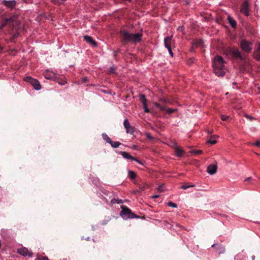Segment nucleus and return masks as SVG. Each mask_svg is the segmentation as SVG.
Segmentation results:
<instances>
[{"mask_svg": "<svg viewBox=\"0 0 260 260\" xmlns=\"http://www.w3.org/2000/svg\"><path fill=\"white\" fill-rule=\"evenodd\" d=\"M120 35L121 38V42L125 44L127 43L136 44L142 41L143 34L141 32L136 34L131 33L126 30L120 31Z\"/></svg>", "mask_w": 260, "mask_h": 260, "instance_id": "1", "label": "nucleus"}, {"mask_svg": "<svg viewBox=\"0 0 260 260\" xmlns=\"http://www.w3.org/2000/svg\"><path fill=\"white\" fill-rule=\"evenodd\" d=\"M225 63L221 56H216L214 57L213 61V71L217 76L223 77L225 75L227 71Z\"/></svg>", "mask_w": 260, "mask_h": 260, "instance_id": "2", "label": "nucleus"}, {"mask_svg": "<svg viewBox=\"0 0 260 260\" xmlns=\"http://www.w3.org/2000/svg\"><path fill=\"white\" fill-rule=\"evenodd\" d=\"M120 215L124 219L134 218L137 217L135 214L132 213L129 209L124 207H122V210L120 213Z\"/></svg>", "mask_w": 260, "mask_h": 260, "instance_id": "3", "label": "nucleus"}, {"mask_svg": "<svg viewBox=\"0 0 260 260\" xmlns=\"http://www.w3.org/2000/svg\"><path fill=\"white\" fill-rule=\"evenodd\" d=\"M240 46L242 50L246 53L250 52L252 49V43L246 40H242L240 43Z\"/></svg>", "mask_w": 260, "mask_h": 260, "instance_id": "4", "label": "nucleus"}, {"mask_svg": "<svg viewBox=\"0 0 260 260\" xmlns=\"http://www.w3.org/2000/svg\"><path fill=\"white\" fill-rule=\"evenodd\" d=\"M25 81L31 84L35 90H39L41 89V84L39 81L37 79H34L30 77H26Z\"/></svg>", "mask_w": 260, "mask_h": 260, "instance_id": "5", "label": "nucleus"}, {"mask_svg": "<svg viewBox=\"0 0 260 260\" xmlns=\"http://www.w3.org/2000/svg\"><path fill=\"white\" fill-rule=\"evenodd\" d=\"M154 105L156 107L158 108L160 111H166L168 114H171L174 111L177 110V109H171L167 108L160 104L155 103Z\"/></svg>", "mask_w": 260, "mask_h": 260, "instance_id": "6", "label": "nucleus"}, {"mask_svg": "<svg viewBox=\"0 0 260 260\" xmlns=\"http://www.w3.org/2000/svg\"><path fill=\"white\" fill-rule=\"evenodd\" d=\"M46 79L55 80L57 79L56 74L53 72L49 70H46L44 73Z\"/></svg>", "mask_w": 260, "mask_h": 260, "instance_id": "7", "label": "nucleus"}, {"mask_svg": "<svg viewBox=\"0 0 260 260\" xmlns=\"http://www.w3.org/2000/svg\"><path fill=\"white\" fill-rule=\"evenodd\" d=\"M17 252L23 256H28L29 257L32 256V253L25 247L18 248Z\"/></svg>", "mask_w": 260, "mask_h": 260, "instance_id": "8", "label": "nucleus"}, {"mask_svg": "<svg viewBox=\"0 0 260 260\" xmlns=\"http://www.w3.org/2000/svg\"><path fill=\"white\" fill-rule=\"evenodd\" d=\"M241 12L246 16L249 15V4L247 1H244L241 5Z\"/></svg>", "mask_w": 260, "mask_h": 260, "instance_id": "9", "label": "nucleus"}, {"mask_svg": "<svg viewBox=\"0 0 260 260\" xmlns=\"http://www.w3.org/2000/svg\"><path fill=\"white\" fill-rule=\"evenodd\" d=\"M120 154L123 156V157H124L125 159H131V160H134V161L138 162L140 164H141V165L143 164L141 162V161H140L139 160H138L137 158L133 157V156L130 155L129 153H128L126 152H125V151L121 152Z\"/></svg>", "mask_w": 260, "mask_h": 260, "instance_id": "10", "label": "nucleus"}, {"mask_svg": "<svg viewBox=\"0 0 260 260\" xmlns=\"http://www.w3.org/2000/svg\"><path fill=\"white\" fill-rule=\"evenodd\" d=\"M124 128L127 133L133 134L134 132L133 127L131 126L127 119H125L123 122Z\"/></svg>", "mask_w": 260, "mask_h": 260, "instance_id": "11", "label": "nucleus"}, {"mask_svg": "<svg viewBox=\"0 0 260 260\" xmlns=\"http://www.w3.org/2000/svg\"><path fill=\"white\" fill-rule=\"evenodd\" d=\"M217 164H211L207 168V172L210 175H213L217 172Z\"/></svg>", "mask_w": 260, "mask_h": 260, "instance_id": "12", "label": "nucleus"}, {"mask_svg": "<svg viewBox=\"0 0 260 260\" xmlns=\"http://www.w3.org/2000/svg\"><path fill=\"white\" fill-rule=\"evenodd\" d=\"M83 39L87 43L94 47L97 45L96 42L90 36H84Z\"/></svg>", "mask_w": 260, "mask_h": 260, "instance_id": "13", "label": "nucleus"}, {"mask_svg": "<svg viewBox=\"0 0 260 260\" xmlns=\"http://www.w3.org/2000/svg\"><path fill=\"white\" fill-rule=\"evenodd\" d=\"M3 4L5 6L7 7L8 8L13 9L16 6V2L14 0L12 1H4Z\"/></svg>", "mask_w": 260, "mask_h": 260, "instance_id": "14", "label": "nucleus"}, {"mask_svg": "<svg viewBox=\"0 0 260 260\" xmlns=\"http://www.w3.org/2000/svg\"><path fill=\"white\" fill-rule=\"evenodd\" d=\"M231 53L234 57H235L237 58H239L241 60L244 59V57L241 55V53L240 52V51H239L238 49H233L231 51Z\"/></svg>", "mask_w": 260, "mask_h": 260, "instance_id": "15", "label": "nucleus"}, {"mask_svg": "<svg viewBox=\"0 0 260 260\" xmlns=\"http://www.w3.org/2000/svg\"><path fill=\"white\" fill-rule=\"evenodd\" d=\"M212 247H214L218 253H223L225 251L224 248L221 245L213 244Z\"/></svg>", "mask_w": 260, "mask_h": 260, "instance_id": "16", "label": "nucleus"}, {"mask_svg": "<svg viewBox=\"0 0 260 260\" xmlns=\"http://www.w3.org/2000/svg\"><path fill=\"white\" fill-rule=\"evenodd\" d=\"M174 150L176 155L178 157H182L183 156L184 151L176 145L174 146Z\"/></svg>", "mask_w": 260, "mask_h": 260, "instance_id": "17", "label": "nucleus"}, {"mask_svg": "<svg viewBox=\"0 0 260 260\" xmlns=\"http://www.w3.org/2000/svg\"><path fill=\"white\" fill-rule=\"evenodd\" d=\"M172 37H167L164 39L165 46L167 49H170L171 47Z\"/></svg>", "mask_w": 260, "mask_h": 260, "instance_id": "18", "label": "nucleus"}, {"mask_svg": "<svg viewBox=\"0 0 260 260\" xmlns=\"http://www.w3.org/2000/svg\"><path fill=\"white\" fill-rule=\"evenodd\" d=\"M218 137L217 135H213L211 137L210 139L208 140L207 143H210L212 145L215 144L217 142L216 139Z\"/></svg>", "mask_w": 260, "mask_h": 260, "instance_id": "19", "label": "nucleus"}, {"mask_svg": "<svg viewBox=\"0 0 260 260\" xmlns=\"http://www.w3.org/2000/svg\"><path fill=\"white\" fill-rule=\"evenodd\" d=\"M137 184L139 187V189L141 191L144 190L146 188H148V185L144 182H142L141 184L137 183Z\"/></svg>", "mask_w": 260, "mask_h": 260, "instance_id": "20", "label": "nucleus"}, {"mask_svg": "<svg viewBox=\"0 0 260 260\" xmlns=\"http://www.w3.org/2000/svg\"><path fill=\"white\" fill-rule=\"evenodd\" d=\"M228 20L229 23H230V24L231 25V26L232 27H234V28L236 27V26L237 25V22L235 20H234V19H233L232 18H231L230 17H228Z\"/></svg>", "mask_w": 260, "mask_h": 260, "instance_id": "21", "label": "nucleus"}, {"mask_svg": "<svg viewBox=\"0 0 260 260\" xmlns=\"http://www.w3.org/2000/svg\"><path fill=\"white\" fill-rule=\"evenodd\" d=\"M254 55L257 60H260V42L258 46L257 50L255 52Z\"/></svg>", "mask_w": 260, "mask_h": 260, "instance_id": "22", "label": "nucleus"}, {"mask_svg": "<svg viewBox=\"0 0 260 260\" xmlns=\"http://www.w3.org/2000/svg\"><path fill=\"white\" fill-rule=\"evenodd\" d=\"M139 100H140V102L142 103L143 105L147 104V100L146 99L145 95H144V94L140 95Z\"/></svg>", "mask_w": 260, "mask_h": 260, "instance_id": "23", "label": "nucleus"}, {"mask_svg": "<svg viewBox=\"0 0 260 260\" xmlns=\"http://www.w3.org/2000/svg\"><path fill=\"white\" fill-rule=\"evenodd\" d=\"M111 146L113 148H117L119 146V145L121 144V143L117 141H111V142L110 143Z\"/></svg>", "mask_w": 260, "mask_h": 260, "instance_id": "24", "label": "nucleus"}, {"mask_svg": "<svg viewBox=\"0 0 260 260\" xmlns=\"http://www.w3.org/2000/svg\"><path fill=\"white\" fill-rule=\"evenodd\" d=\"M102 137L104 140H105L107 143H109L111 142V139L108 137V136L106 134H102Z\"/></svg>", "mask_w": 260, "mask_h": 260, "instance_id": "25", "label": "nucleus"}, {"mask_svg": "<svg viewBox=\"0 0 260 260\" xmlns=\"http://www.w3.org/2000/svg\"><path fill=\"white\" fill-rule=\"evenodd\" d=\"M159 102L161 104L171 103L170 100L166 98H162L160 99Z\"/></svg>", "mask_w": 260, "mask_h": 260, "instance_id": "26", "label": "nucleus"}, {"mask_svg": "<svg viewBox=\"0 0 260 260\" xmlns=\"http://www.w3.org/2000/svg\"><path fill=\"white\" fill-rule=\"evenodd\" d=\"M194 186V185L191 184V185H188L187 184H185L180 187V188L182 189H186L189 187H193Z\"/></svg>", "mask_w": 260, "mask_h": 260, "instance_id": "27", "label": "nucleus"}, {"mask_svg": "<svg viewBox=\"0 0 260 260\" xmlns=\"http://www.w3.org/2000/svg\"><path fill=\"white\" fill-rule=\"evenodd\" d=\"M128 175L129 178H131V179H134L136 176V173L133 171H129Z\"/></svg>", "mask_w": 260, "mask_h": 260, "instance_id": "28", "label": "nucleus"}, {"mask_svg": "<svg viewBox=\"0 0 260 260\" xmlns=\"http://www.w3.org/2000/svg\"><path fill=\"white\" fill-rule=\"evenodd\" d=\"M230 117L229 116L225 115H221V119L223 121L228 120L230 119Z\"/></svg>", "mask_w": 260, "mask_h": 260, "instance_id": "29", "label": "nucleus"}, {"mask_svg": "<svg viewBox=\"0 0 260 260\" xmlns=\"http://www.w3.org/2000/svg\"><path fill=\"white\" fill-rule=\"evenodd\" d=\"M168 205L172 208H176L177 207V205L172 202H169L168 203Z\"/></svg>", "mask_w": 260, "mask_h": 260, "instance_id": "30", "label": "nucleus"}, {"mask_svg": "<svg viewBox=\"0 0 260 260\" xmlns=\"http://www.w3.org/2000/svg\"><path fill=\"white\" fill-rule=\"evenodd\" d=\"M37 259L38 260H48V258L47 256H38Z\"/></svg>", "mask_w": 260, "mask_h": 260, "instance_id": "31", "label": "nucleus"}, {"mask_svg": "<svg viewBox=\"0 0 260 260\" xmlns=\"http://www.w3.org/2000/svg\"><path fill=\"white\" fill-rule=\"evenodd\" d=\"M248 144L250 145H255L257 147H260V141H257L254 144H253L252 143H249Z\"/></svg>", "mask_w": 260, "mask_h": 260, "instance_id": "32", "label": "nucleus"}, {"mask_svg": "<svg viewBox=\"0 0 260 260\" xmlns=\"http://www.w3.org/2000/svg\"><path fill=\"white\" fill-rule=\"evenodd\" d=\"M143 108L144 109V112L145 113H149L150 112V110L147 108V104L143 105Z\"/></svg>", "mask_w": 260, "mask_h": 260, "instance_id": "33", "label": "nucleus"}, {"mask_svg": "<svg viewBox=\"0 0 260 260\" xmlns=\"http://www.w3.org/2000/svg\"><path fill=\"white\" fill-rule=\"evenodd\" d=\"M192 153H194V154H201L202 153V150H194V151H192Z\"/></svg>", "mask_w": 260, "mask_h": 260, "instance_id": "34", "label": "nucleus"}, {"mask_svg": "<svg viewBox=\"0 0 260 260\" xmlns=\"http://www.w3.org/2000/svg\"><path fill=\"white\" fill-rule=\"evenodd\" d=\"M114 71H115V68L114 67H111L110 68V70H109V72L111 73H114Z\"/></svg>", "mask_w": 260, "mask_h": 260, "instance_id": "35", "label": "nucleus"}, {"mask_svg": "<svg viewBox=\"0 0 260 260\" xmlns=\"http://www.w3.org/2000/svg\"><path fill=\"white\" fill-rule=\"evenodd\" d=\"M117 200L115 199H113L111 201V203L112 204H116V203H117Z\"/></svg>", "mask_w": 260, "mask_h": 260, "instance_id": "36", "label": "nucleus"}, {"mask_svg": "<svg viewBox=\"0 0 260 260\" xmlns=\"http://www.w3.org/2000/svg\"><path fill=\"white\" fill-rule=\"evenodd\" d=\"M168 51H169V54H170V55L173 57V53L172 52V51L171 50V48H170V49H167Z\"/></svg>", "mask_w": 260, "mask_h": 260, "instance_id": "37", "label": "nucleus"}, {"mask_svg": "<svg viewBox=\"0 0 260 260\" xmlns=\"http://www.w3.org/2000/svg\"><path fill=\"white\" fill-rule=\"evenodd\" d=\"M245 117H246L247 118H248V119H249V120H253V119H254V118H253V117H252V116H249V115H245Z\"/></svg>", "mask_w": 260, "mask_h": 260, "instance_id": "38", "label": "nucleus"}, {"mask_svg": "<svg viewBox=\"0 0 260 260\" xmlns=\"http://www.w3.org/2000/svg\"><path fill=\"white\" fill-rule=\"evenodd\" d=\"M158 189L160 190V191H162L164 190L162 186H160Z\"/></svg>", "mask_w": 260, "mask_h": 260, "instance_id": "39", "label": "nucleus"}, {"mask_svg": "<svg viewBox=\"0 0 260 260\" xmlns=\"http://www.w3.org/2000/svg\"><path fill=\"white\" fill-rule=\"evenodd\" d=\"M147 137L149 139H152V137H151L150 134H147Z\"/></svg>", "mask_w": 260, "mask_h": 260, "instance_id": "40", "label": "nucleus"}, {"mask_svg": "<svg viewBox=\"0 0 260 260\" xmlns=\"http://www.w3.org/2000/svg\"><path fill=\"white\" fill-rule=\"evenodd\" d=\"M158 197H159V195L156 194V195L152 196V198L153 199H155V198H158Z\"/></svg>", "mask_w": 260, "mask_h": 260, "instance_id": "41", "label": "nucleus"}, {"mask_svg": "<svg viewBox=\"0 0 260 260\" xmlns=\"http://www.w3.org/2000/svg\"><path fill=\"white\" fill-rule=\"evenodd\" d=\"M19 35V34L18 33H15L14 36H13V38H17Z\"/></svg>", "mask_w": 260, "mask_h": 260, "instance_id": "42", "label": "nucleus"}, {"mask_svg": "<svg viewBox=\"0 0 260 260\" xmlns=\"http://www.w3.org/2000/svg\"><path fill=\"white\" fill-rule=\"evenodd\" d=\"M122 203V201L121 200H117V204H120Z\"/></svg>", "mask_w": 260, "mask_h": 260, "instance_id": "43", "label": "nucleus"}, {"mask_svg": "<svg viewBox=\"0 0 260 260\" xmlns=\"http://www.w3.org/2000/svg\"><path fill=\"white\" fill-rule=\"evenodd\" d=\"M141 191L140 190V189H139L138 190H136L135 191V193H139Z\"/></svg>", "mask_w": 260, "mask_h": 260, "instance_id": "44", "label": "nucleus"}, {"mask_svg": "<svg viewBox=\"0 0 260 260\" xmlns=\"http://www.w3.org/2000/svg\"><path fill=\"white\" fill-rule=\"evenodd\" d=\"M251 179H252V178H251V177H248V178H247L245 180V181H249V180H251Z\"/></svg>", "mask_w": 260, "mask_h": 260, "instance_id": "45", "label": "nucleus"}, {"mask_svg": "<svg viewBox=\"0 0 260 260\" xmlns=\"http://www.w3.org/2000/svg\"><path fill=\"white\" fill-rule=\"evenodd\" d=\"M208 133L209 134H211L212 132L211 131H208Z\"/></svg>", "mask_w": 260, "mask_h": 260, "instance_id": "46", "label": "nucleus"}, {"mask_svg": "<svg viewBox=\"0 0 260 260\" xmlns=\"http://www.w3.org/2000/svg\"><path fill=\"white\" fill-rule=\"evenodd\" d=\"M5 25V24H2L1 27L2 28V27H4Z\"/></svg>", "mask_w": 260, "mask_h": 260, "instance_id": "47", "label": "nucleus"}, {"mask_svg": "<svg viewBox=\"0 0 260 260\" xmlns=\"http://www.w3.org/2000/svg\"><path fill=\"white\" fill-rule=\"evenodd\" d=\"M252 260H254V258H255V256L253 255V256H252Z\"/></svg>", "mask_w": 260, "mask_h": 260, "instance_id": "48", "label": "nucleus"}, {"mask_svg": "<svg viewBox=\"0 0 260 260\" xmlns=\"http://www.w3.org/2000/svg\"><path fill=\"white\" fill-rule=\"evenodd\" d=\"M23 1H25V2H28L30 0H23Z\"/></svg>", "mask_w": 260, "mask_h": 260, "instance_id": "49", "label": "nucleus"}, {"mask_svg": "<svg viewBox=\"0 0 260 260\" xmlns=\"http://www.w3.org/2000/svg\"><path fill=\"white\" fill-rule=\"evenodd\" d=\"M3 48L1 46V45H0V50H2Z\"/></svg>", "mask_w": 260, "mask_h": 260, "instance_id": "50", "label": "nucleus"}, {"mask_svg": "<svg viewBox=\"0 0 260 260\" xmlns=\"http://www.w3.org/2000/svg\"><path fill=\"white\" fill-rule=\"evenodd\" d=\"M89 239V237H87L86 239L87 240H88Z\"/></svg>", "mask_w": 260, "mask_h": 260, "instance_id": "51", "label": "nucleus"}, {"mask_svg": "<svg viewBox=\"0 0 260 260\" xmlns=\"http://www.w3.org/2000/svg\"><path fill=\"white\" fill-rule=\"evenodd\" d=\"M259 179H260V177H259Z\"/></svg>", "mask_w": 260, "mask_h": 260, "instance_id": "52", "label": "nucleus"}]
</instances>
